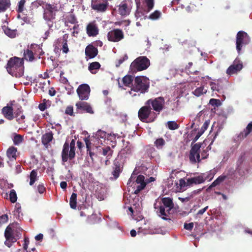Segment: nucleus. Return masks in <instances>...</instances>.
I'll list each match as a JSON object with an SVG mask.
<instances>
[{
	"label": "nucleus",
	"instance_id": "obj_1",
	"mask_svg": "<svg viewBox=\"0 0 252 252\" xmlns=\"http://www.w3.org/2000/svg\"><path fill=\"white\" fill-rule=\"evenodd\" d=\"M23 59L17 57L10 58L5 66L7 72L13 77L19 78L24 73Z\"/></svg>",
	"mask_w": 252,
	"mask_h": 252
},
{
	"label": "nucleus",
	"instance_id": "obj_2",
	"mask_svg": "<svg viewBox=\"0 0 252 252\" xmlns=\"http://www.w3.org/2000/svg\"><path fill=\"white\" fill-rule=\"evenodd\" d=\"M161 204L157 208V213L163 220H170L169 215L172 214L171 211L174 208V203L172 198L170 197H163L161 199Z\"/></svg>",
	"mask_w": 252,
	"mask_h": 252
},
{
	"label": "nucleus",
	"instance_id": "obj_3",
	"mask_svg": "<svg viewBox=\"0 0 252 252\" xmlns=\"http://www.w3.org/2000/svg\"><path fill=\"white\" fill-rule=\"evenodd\" d=\"M138 117L139 120L146 123H150L154 122L158 117L157 113L153 111L152 107H150L148 104H146L141 107L138 112Z\"/></svg>",
	"mask_w": 252,
	"mask_h": 252
},
{
	"label": "nucleus",
	"instance_id": "obj_4",
	"mask_svg": "<svg viewBox=\"0 0 252 252\" xmlns=\"http://www.w3.org/2000/svg\"><path fill=\"white\" fill-rule=\"evenodd\" d=\"M39 4L44 9L43 18L45 21L52 22L55 19L56 12L59 11L58 3H49L40 0Z\"/></svg>",
	"mask_w": 252,
	"mask_h": 252
},
{
	"label": "nucleus",
	"instance_id": "obj_5",
	"mask_svg": "<svg viewBox=\"0 0 252 252\" xmlns=\"http://www.w3.org/2000/svg\"><path fill=\"white\" fill-rule=\"evenodd\" d=\"M150 65L149 59L145 56H140L135 59L130 65V72L136 73L146 69Z\"/></svg>",
	"mask_w": 252,
	"mask_h": 252
},
{
	"label": "nucleus",
	"instance_id": "obj_6",
	"mask_svg": "<svg viewBox=\"0 0 252 252\" xmlns=\"http://www.w3.org/2000/svg\"><path fill=\"white\" fill-rule=\"evenodd\" d=\"M148 81L147 77L143 76L136 77L134 80V84L132 85L131 90L142 94L145 93L147 92L149 88Z\"/></svg>",
	"mask_w": 252,
	"mask_h": 252
},
{
	"label": "nucleus",
	"instance_id": "obj_7",
	"mask_svg": "<svg viewBox=\"0 0 252 252\" xmlns=\"http://www.w3.org/2000/svg\"><path fill=\"white\" fill-rule=\"evenodd\" d=\"M132 175L129 179L127 185L128 187H132L134 189V193L138 194L146 187V183L144 182V176L139 175L137 176L135 180Z\"/></svg>",
	"mask_w": 252,
	"mask_h": 252
},
{
	"label": "nucleus",
	"instance_id": "obj_8",
	"mask_svg": "<svg viewBox=\"0 0 252 252\" xmlns=\"http://www.w3.org/2000/svg\"><path fill=\"white\" fill-rule=\"evenodd\" d=\"M146 104L152 107L153 111L156 112L158 115L164 108L165 99L162 96L150 98L146 101Z\"/></svg>",
	"mask_w": 252,
	"mask_h": 252
},
{
	"label": "nucleus",
	"instance_id": "obj_9",
	"mask_svg": "<svg viewBox=\"0 0 252 252\" xmlns=\"http://www.w3.org/2000/svg\"><path fill=\"white\" fill-rule=\"evenodd\" d=\"M251 41V38L248 33L243 31L238 32L236 35V48L239 54L240 53L242 47L248 45Z\"/></svg>",
	"mask_w": 252,
	"mask_h": 252
},
{
	"label": "nucleus",
	"instance_id": "obj_10",
	"mask_svg": "<svg viewBox=\"0 0 252 252\" xmlns=\"http://www.w3.org/2000/svg\"><path fill=\"white\" fill-rule=\"evenodd\" d=\"M36 50H40L39 46L37 44H32L30 46L24 50L23 53V61L24 60L28 62H32L36 60V57L38 56L36 53Z\"/></svg>",
	"mask_w": 252,
	"mask_h": 252
},
{
	"label": "nucleus",
	"instance_id": "obj_11",
	"mask_svg": "<svg viewBox=\"0 0 252 252\" xmlns=\"http://www.w3.org/2000/svg\"><path fill=\"white\" fill-rule=\"evenodd\" d=\"M138 10L144 12H150L154 6V0H135Z\"/></svg>",
	"mask_w": 252,
	"mask_h": 252
},
{
	"label": "nucleus",
	"instance_id": "obj_12",
	"mask_svg": "<svg viewBox=\"0 0 252 252\" xmlns=\"http://www.w3.org/2000/svg\"><path fill=\"white\" fill-rule=\"evenodd\" d=\"M201 145V143H198L191 145L189 155V158L191 163L199 162L201 160L199 154Z\"/></svg>",
	"mask_w": 252,
	"mask_h": 252
},
{
	"label": "nucleus",
	"instance_id": "obj_13",
	"mask_svg": "<svg viewBox=\"0 0 252 252\" xmlns=\"http://www.w3.org/2000/svg\"><path fill=\"white\" fill-rule=\"evenodd\" d=\"M76 92L80 100H87L89 98L91 89L88 84H82L78 86Z\"/></svg>",
	"mask_w": 252,
	"mask_h": 252
},
{
	"label": "nucleus",
	"instance_id": "obj_14",
	"mask_svg": "<svg viewBox=\"0 0 252 252\" xmlns=\"http://www.w3.org/2000/svg\"><path fill=\"white\" fill-rule=\"evenodd\" d=\"M107 38L109 41L118 42L124 38V34L122 30L116 29L107 33Z\"/></svg>",
	"mask_w": 252,
	"mask_h": 252
},
{
	"label": "nucleus",
	"instance_id": "obj_15",
	"mask_svg": "<svg viewBox=\"0 0 252 252\" xmlns=\"http://www.w3.org/2000/svg\"><path fill=\"white\" fill-rule=\"evenodd\" d=\"M4 237L5 238L4 244L9 248L17 240L14 235V231L10 225L7 226L5 230Z\"/></svg>",
	"mask_w": 252,
	"mask_h": 252
},
{
	"label": "nucleus",
	"instance_id": "obj_16",
	"mask_svg": "<svg viewBox=\"0 0 252 252\" xmlns=\"http://www.w3.org/2000/svg\"><path fill=\"white\" fill-rule=\"evenodd\" d=\"M75 106L78 113H87L91 114L94 113V111L91 104L83 100L77 101L75 104Z\"/></svg>",
	"mask_w": 252,
	"mask_h": 252
},
{
	"label": "nucleus",
	"instance_id": "obj_17",
	"mask_svg": "<svg viewBox=\"0 0 252 252\" xmlns=\"http://www.w3.org/2000/svg\"><path fill=\"white\" fill-rule=\"evenodd\" d=\"M243 67L242 62L239 59L236 58L232 64L227 69L226 73L229 75L237 74Z\"/></svg>",
	"mask_w": 252,
	"mask_h": 252
},
{
	"label": "nucleus",
	"instance_id": "obj_18",
	"mask_svg": "<svg viewBox=\"0 0 252 252\" xmlns=\"http://www.w3.org/2000/svg\"><path fill=\"white\" fill-rule=\"evenodd\" d=\"M245 159V158L244 155H241L239 157L236 163L237 167L236 168V171L241 176L245 175L246 172L247 171V168L245 163H244Z\"/></svg>",
	"mask_w": 252,
	"mask_h": 252
},
{
	"label": "nucleus",
	"instance_id": "obj_19",
	"mask_svg": "<svg viewBox=\"0 0 252 252\" xmlns=\"http://www.w3.org/2000/svg\"><path fill=\"white\" fill-rule=\"evenodd\" d=\"M123 171V166L121 163L118 160H115L112 166V175L113 176L114 179H117L120 176V173Z\"/></svg>",
	"mask_w": 252,
	"mask_h": 252
},
{
	"label": "nucleus",
	"instance_id": "obj_20",
	"mask_svg": "<svg viewBox=\"0 0 252 252\" xmlns=\"http://www.w3.org/2000/svg\"><path fill=\"white\" fill-rule=\"evenodd\" d=\"M14 118H16V122L20 124L25 122V116L23 114V110L21 106L18 107L13 112Z\"/></svg>",
	"mask_w": 252,
	"mask_h": 252
},
{
	"label": "nucleus",
	"instance_id": "obj_21",
	"mask_svg": "<svg viewBox=\"0 0 252 252\" xmlns=\"http://www.w3.org/2000/svg\"><path fill=\"white\" fill-rule=\"evenodd\" d=\"M211 90L213 91H217L219 93L223 92L225 88V85L221 80H217L216 82H211L210 83Z\"/></svg>",
	"mask_w": 252,
	"mask_h": 252
},
{
	"label": "nucleus",
	"instance_id": "obj_22",
	"mask_svg": "<svg viewBox=\"0 0 252 252\" xmlns=\"http://www.w3.org/2000/svg\"><path fill=\"white\" fill-rule=\"evenodd\" d=\"M97 54V48L92 44H89L85 48V55L89 59L94 58Z\"/></svg>",
	"mask_w": 252,
	"mask_h": 252
},
{
	"label": "nucleus",
	"instance_id": "obj_23",
	"mask_svg": "<svg viewBox=\"0 0 252 252\" xmlns=\"http://www.w3.org/2000/svg\"><path fill=\"white\" fill-rule=\"evenodd\" d=\"M87 33L89 36H95L98 34V29L94 23H89L86 27Z\"/></svg>",
	"mask_w": 252,
	"mask_h": 252
},
{
	"label": "nucleus",
	"instance_id": "obj_24",
	"mask_svg": "<svg viewBox=\"0 0 252 252\" xmlns=\"http://www.w3.org/2000/svg\"><path fill=\"white\" fill-rule=\"evenodd\" d=\"M13 109L11 106H4L2 109V114L8 120L11 121L14 119Z\"/></svg>",
	"mask_w": 252,
	"mask_h": 252
},
{
	"label": "nucleus",
	"instance_id": "obj_25",
	"mask_svg": "<svg viewBox=\"0 0 252 252\" xmlns=\"http://www.w3.org/2000/svg\"><path fill=\"white\" fill-rule=\"evenodd\" d=\"M69 143L66 141L63 144L61 154L62 161L64 162H66L68 159H69Z\"/></svg>",
	"mask_w": 252,
	"mask_h": 252
},
{
	"label": "nucleus",
	"instance_id": "obj_26",
	"mask_svg": "<svg viewBox=\"0 0 252 252\" xmlns=\"http://www.w3.org/2000/svg\"><path fill=\"white\" fill-rule=\"evenodd\" d=\"M205 181L202 175H199L197 177L190 178L188 179V184L189 186H190L192 184H200L203 183Z\"/></svg>",
	"mask_w": 252,
	"mask_h": 252
},
{
	"label": "nucleus",
	"instance_id": "obj_27",
	"mask_svg": "<svg viewBox=\"0 0 252 252\" xmlns=\"http://www.w3.org/2000/svg\"><path fill=\"white\" fill-rule=\"evenodd\" d=\"M53 139V134L52 131L46 133L42 136V143L46 146Z\"/></svg>",
	"mask_w": 252,
	"mask_h": 252
},
{
	"label": "nucleus",
	"instance_id": "obj_28",
	"mask_svg": "<svg viewBox=\"0 0 252 252\" xmlns=\"http://www.w3.org/2000/svg\"><path fill=\"white\" fill-rule=\"evenodd\" d=\"M125 147L122 149L121 154L123 155H130L132 153L133 147L128 141H126V143H124Z\"/></svg>",
	"mask_w": 252,
	"mask_h": 252
},
{
	"label": "nucleus",
	"instance_id": "obj_29",
	"mask_svg": "<svg viewBox=\"0 0 252 252\" xmlns=\"http://www.w3.org/2000/svg\"><path fill=\"white\" fill-rule=\"evenodd\" d=\"M251 132H252V122L247 125L246 128L239 134L238 137L240 139L246 138Z\"/></svg>",
	"mask_w": 252,
	"mask_h": 252
},
{
	"label": "nucleus",
	"instance_id": "obj_30",
	"mask_svg": "<svg viewBox=\"0 0 252 252\" xmlns=\"http://www.w3.org/2000/svg\"><path fill=\"white\" fill-rule=\"evenodd\" d=\"M176 190L178 191H182L185 189V188L189 186L188 181L186 182L184 179H181L176 183Z\"/></svg>",
	"mask_w": 252,
	"mask_h": 252
},
{
	"label": "nucleus",
	"instance_id": "obj_31",
	"mask_svg": "<svg viewBox=\"0 0 252 252\" xmlns=\"http://www.w3.org/2000/svg\"><path fill=\"white\" fill-rule=\"evenodd\" d=\"M119 13L121 16H125L129 14V10L126 3H121L118 9Z\"/></svg>",
	"mask_w": 252,
	"mask_h": 252
},
{
	"label": "nucleus",
	"instance_id": "obj_32",
	"mask_svg": "<svg viewBox=\"0 0 252 252\" xmlns=\"http://www.w3.org/2000/svg\"><path fill=\"white\" fill-rule=\"evenodd\" d=\"M122 81L124 86L126 87H132V82L133 81V76L130 75H126L122 79Z\"/></svg>",
	"mask_w": 252,
	"mask_h": 252
},
{
	"label": "nucleus",
	"instance_id": "obj_33",
	"mask_svg": "<svg viewBox=\"0 0 252 252\" xmlns=\"http://www.w3.org/2000/svg\"><path fill=\"white\" fill-rule=\"evenodd\" d=\"M75 141L72 139L70 144H69V147L70 148L69 152V159H73L75 157Z\"/></svg>",
	"mask_w": 252,
	"mask_h": 252
},
{
	"label": "nucleus",
	"instance_id": "obj_34",
	"mask_svg": "<svg viewBox=\"0 0 252 252\" xmlns=\"http://www.w3.org/2000/svg\"><path fill=\"white\" fill-rule=\"evenodd\" d=\"M17 148L14 147H10L8 149L6 154L10 160L16 159Z\"/></svg>",
	"mask_w": 252,
	"mask_h": 252
},
{
	"label": "nucleus",
	"instance_id": "obj_35",
	"mask_svg": "<svg viewBox=\"0 0 252 252\" xmlns=\"http://www.w3.org/2000/svg\"><path fill=\"white\" fill-rule=\"evenodd\" d=\"M107 6L108 4L107 3H103L92 4V7L93 9L97 10V11L104 12L106 10Z\"/></svg>",
	"mask_w": 252,
	"mask_h": 252
},
{
	"label": "nucleus",
	"instance_id": "obj_36",
	"mask_svg": "<svg viewBox=\"0 0 252 252\" xmlns=\"http://www.w3.org/2000/svg\"><path fill=\"white\" fill-rule=\"evenodd\" d=\"M10 0H0V12H4L10 6Z\"/></svg>",
	"mask_w": 252,
	"mask_h": 252
},
{
	"label": "nucleus",
	"instance_id": "obj_37",
	"mask_svg": "<svg viewBox=\"0 0 252 252\" xmlns=\"http://www.w3.org/2000/svg\"><path fill=\"white\" fill-rule=\"evenodd\" d=\"M227 176L225 175H221L217 179H216L212 184L208 188L209 189L215 187L217 185H220L221 182H222L225 179H226Z\"/></svg>",
	"mask_w": 252,
	"mask_h": 252
},
{
	"label": "nucleus",
	"instance_id": "obj_38",
	"mask_svg": "<svg viewBox=\"0 0 252 252\" xmlns=\"http://www.w3.org/2000/svg\"><path fill=\"white\" fill-rule=\"evenodd\" d=\"M67 38H68V35L67 34H65L63 36L62 38V44H63V47L62 48V50L63 51V52L64 53H67L69 51V49L67 45Z\"/></svg>",
	"mask_w": 252,
	"mask_h": 252
},
{
	"label": "nucleus",
	"instance_id": "obj_39",
	"mask_svg": "<svg viewBox=\"0 0 252 252\" xmlns=\"http://www.w3.org/2000/svg\"><path fill=\"white\" fill-rule=\"evenodd\" d=\"M100 64L97 62H94L90 63L88 69L92 74H95L94 70L99 69L100 67Z\"/></svg>",
	"mask_w": 252,
	"mask_h": 252
},
{
	"label": "nucleus",
	"instance_id": "obj_40",
	"mask_svg": "<svg viewBox=\"0 0 252 252\" xmlns=\"http://www.w3.org/2000/svg\"><path fill=\"white\" fill-rule=\"evenodd\" d=\"M30 185L32 186L34 184L35 182L37 180V171L36 170H32L30 175Z\"/></svg>",
	"mask_w": 252,
	"mask_h": 252
},
{
	"label": "nucleus",
	"instance_id": "obj_41",
	"mask_svg": "<svg viewBox=\"0 0 252 252\" xmlns=\"http://www.w3.org/2000/svg\"><path fill=\"white\" fill-rule=\"evenodd\" d=\"M3 29L4 33L9 37L14 38L16 36L17 32L16 30H12L7 27H4Z\"/></svg>",
	"mask_w": 252,
	"mask_h": 252
},
{
	"label": "nucleus",
	"instance_id": "obj_42",
	"mask_svg": "<svg viewBox=\"0 0 252 252\" xmlns=\"http://www.w3.org/2000/svg\"><path fill=\"white\" fill-rule=\"evenodd\" d=\"M207 92V90L204 89L203 86H200L199 87L197 88L193 92V94L195 96L198 97L201 96V95L206 94Z\"/></svg>",
	"mask_w": 252,
	"mask_h": 252
},
{
	"label": "nucleus",
	"instance_id": "obj_43",
	"mask_svg": "<svg viewBox=\"0 0 252 252\" xmlns=\"http://www.w3.org/2000/svg\"><path fill=\"white\" fill-rule=\"evenodd\" d=\"M161 16V12L160 11L157 10L151 13L149 16L148 18L152 20H157L159 19Z\"/></svg>",
	"mask_w": 252,
	"mask_h": 252
},
{
	"label": "nucleus",
	"instance_id": "obj_44",
	"mask_svg": "<svg viewBox=\"0 0 252 252\" xmlns=\"http://www.w3.org/2000/svg\"><path fill=\"white\" fill-rule=\"evenodd\" d=\"M76 200L77 194L72 193L70 198L69 205L72 209H75L76 208Z\"/></svg>",
	"mask_w": 252,
	"mask_h": 252
},
{
	"label": "nucleus",
	"instance_id": "obj_45",
	"mask_svg": "<svg viewBox=\"0 0 252 252\" xmlns=\"http://www.w3.org/2000/svg\"><path fill=\"white\" fill-rule=\"evenodd\" d=\"M112 153L113 151L109 146H107L102 149V155L104 156H106V158L110 159L112 156Z\"/></svg>",
	"mask_w": 252,
	"mask_h": 252
},
{
	"label": "nucleus",
	"instance_id": "obj_46",
	"mask_svg": "<svg viewBox=\"0 0 252 252\" xmlns=\"http://www.w3.org/2000/svg\"><path fill=\"white\" fill-rule=\"evenodd\" d=\"M154 144L158 149H161L165 145V141L162 138H159L155 141Z\"/></svg>",
	"mask_w": 252,
	"mask_h": 252
},
{
	"label": "nucleus",
	"instance_id": "obj_47",
	"mask_svg": "<svg viewBox=\"0 0 252 252\" xmlns=\"http://www.w3.org/2000/svg\"><path fill=\"white\" fill-rule=\"evenodd\" d=\"M23 140V136L18 134H15L13 139L14 144L15 145H19L20 144L22 143Z\"/></svg>",
	"mask_w": 252,
	"mask_h": 252
},
{
	"label": "nucleus",
	"instance_id": "obj_48",
	"mask_svg": "<svg viewBox=\"0 0 252 252\" xmlns=\"http://www.w3.org/2000/svg\"><path fill=\"white\" fill-rule=\"evenodd\" d=\"M9 200L11 203H15L17 200V194L14 189H11L10 191Z\"/></svg>",
	"mask_w": 252,
	"mask_h": 252
},
{
	"label": "nucleus",
	"instance_id": "obj_49",
	"mask_svg": "<svg viewBox=\"0 0 252 252\" xmlns=\"http://www.w3.org/2000/svg\"><path fill=\"white\" fill-rule=\"evenodd\" d=\"M167 126L170 130H175L179 127V125L175 121H169L167 122Z\"/></svg>",
	"mask_w": 252,
	"mask_h": 252
},
{
	"label": "nucleus",
	"instance_id": "obj_50",
	"mask_svg": "<svg viewBox=\"0 0 252 252\" xmlns=\"http://www.w3.org/2000/svg\"><path fill=\"white\" fill-rule=\"evenodd\" d=\"M67 22L72 24L77 23V20L75 16L73 14H70L66 17Z\"/></svg>",
	"mask_w": 252,
	"mask_h": 252
},
{
	"label": "nucleus",
	"instance_id": "obj_51",
	"mask_svg": "<svg viewBox=\"0 0 252 252\" xmlns=\"http://www.w3.org/2000/svg\"><path fill=\"white\" fill-rule=\"evenodd\" d=\"M64 113L66 115H69L70 116H75L74 113L73 107L72 105L67 106L65 110Z\"/></svg>",
	"mask_w": 252,
	"mask_h": 252
},
{
	"label": "nucleus",
	"instance_id": "obj_52",
	"mask_svg": "<svg viewBox=\"0 0 252 252\" xmlns=\"http://www.w3.org/2000/svg\"><path fill=\"white\" fill-rule=\"evenodd\" d=\"M25 2V0H21L18 2V7L17 9V12L18 13H22L24 11V7Z\"/></svg>",
	"mask_w": 252,
	"mask_h": 252
},
{
	"label": "nucleus",
	"instance_id": "obj_53",
	"mask_svg": "<svg viewBox=\"0 0 252 252\" xmlns=\"http://www.w3.org/2000/svg\"><path fill=\"white\" fill-rule=\"evenodd\" d=\"M8 216L6 214L2 215L0 217V226L2 224L6 223L8 221Z\"/></svg>",
	"mask_w": 252,
	"mask_h": 252
},
{
	"label": "nucleus",
	"instance_id": "obj_54",
	"mask_svg": "<svg viewBox=\"0 0 252 252\" xmlns=\"http://www.w3.org/2000/svg\"><path fill=\"white\" fill-rule=\"evenodd\" d=\"M209 125V122H208V121H205L203 123L202 126H201V127L199 131H200V132H201L203 134L204 132V131L208 128Z\"/></svg>",
	"mask_w": 252,
	"mask_h": 252
},
{
	"label": "nucleus",
	"instance_id": "obj_55",
	"mask_svg": "<svg viewBox=\"0 0 252 252\" xmlns=\"http://www.w3.org/2000/svg\"><path fill=\"white\" fill-rule=\"evenodd\" d=\"M46 101V99H44L43 102L39 104L38 108L40 111H43L47 108Z\"/></svg>",
	"mask_w": 252,
	"mask_h": 252
},
{
	"label": "nucleus",
	"instance_id": "obj_56",
	"mask_svg": "<svg viewBox=\"0 0 252 252\" xmlns=\"http://www.w3.org/2000/svg\"><path fill=\"white\" fill-rule=\"evenodd\" d=\"M37 190L39 193H43L46 191V188L43 184L39 185L37 186Z\"/></svg>",
	"mask_w": 252,
	"mask_h": 252
},
{
	"label": "nucleus",
	"instance_id": "obj_57",
	"mask_svg": "<svg viewBox=\"0 0 252 252\" xmlns=\"http://www.w3.org/2000/svg\"><path fill=\"white\" fill-rule=\"evenodd\" d=\"M184 228L188 230H191L193 227V223L190 222L189 223H185L184 225Z\"/></svg>",
	"mask_w": 252,
	"mask_h": 252
},
{
	"label": "nucleus",
	"instance_id": "obj_58",
	"mask_svg": "<svg viewBox=\"0 0 252 252\" xmlns=\"http://www.w3.org/2000/svg\"><path fill=\"white\" fill-rule=\"evenodd\" d=\"M202 135V133L198 131L196 136L192 139L191 145H193V143H195L197 140L199 138V137Z\"/></svg>",
	"mask_w": 252,
	"mask_h": 252
},
{
	"label": "nucleus",
	"instance_id": "obj_59",
	"mask_svg": "<svg viewBox=\"0 0 252 252\" xmlns=\"http://www.w3.org/2000/svg\"><path fill=\"white\" fill-rule=\"evenodd\" d=\"M209 154L208 153V150H203L201 153V156L202 157L201 159L207 158L208 157Z\"/></svg>",
	"mask_w": 252,
	"mask_h": 252
},
{
	"label": "nucleus",
	"instance_id": "obj_60",
	"mask_svg": "<svg viewBox=\"0 0 252 252\" xmlns=\"http://www.w3.org/2000/svg\"><path fill=\"white\" fill-rule=\"evenodd\" d=\"M85 142L86 145L87 151H88L91 149V142L88 139L86 138H85Z\"/></svg>",
	"mask_w": 252,
	"mask_h": 252
},
{
	"label": "nucleus",
	"instance_id": "obj_61",
	"mask_svg": "<svg viewBox=\"0 0 252 252\" xmlns=\"http://www.w3.org/2000/svg\"><path fill=\"white\" fill-rule=\"evenodd\" d=\"M30 241L28 238L25 237L24 238V244L23 246L24 249L27 250L28 249V245L29 244Z\"/></svg>",
	"mask_w": 252,
	"mask_h": 252
},
{
	"label": "nucleus",
	"instance_id": "obj_62",
	"mask_svg": "<svg viewBox=\"0 0 252 252\" xmlns=\"http://www.w3.org/2000/svg\"><path fill=\"white\" fill-rule=\"evenodd\" d=\"M96 195L97 197V198L100 200H103L105 198V194L104 193H102L101 192H96Z\"/></svg>",
	"mask_w": 252,
	"mask_h": 252
},
{
	"label": "nucleus",
	"instance_id": "obj_63",
	"mask_svg": "<svg viewBox=\"0 0 252 252\" xmlns=\"http://www.w3.org/2000/svg\"><path fill=\"white\" fill-rule=\"evenodd\" d=\"M97 134L98 136H100L101 138H104L105 137L106 132L101 130H99L97 131Z\"/></svg>",
	"mask_w": 252,
	"mask_h": 252
},
{
	"label": "nucleus",
	"instance_id": "obj_64",
	"mask_svg": "<svg viewBox=\"0 0 252 252\" xmlns=\"http://www.w3.org/2000/svg\"><path fill=\"white\" fill-rule=\"evenodd\" d=\"M208 206H206L205 208L199 210L196 214V215H203L205 211L208 209Z\"/></svg>",
	"mask_w": 252,
	"mask_h": 252
}]
</instances>
